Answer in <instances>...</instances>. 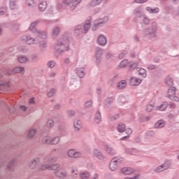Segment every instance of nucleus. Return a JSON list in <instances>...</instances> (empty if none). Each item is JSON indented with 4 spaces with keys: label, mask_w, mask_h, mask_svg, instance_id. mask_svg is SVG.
Listing matches in <instances>:
<instances>
[{
    "label": "nucleus",
    "mask_w": 179,
    "mask_h": 179,
    "mask_svg": "<svg viewBox=\"0 0 179 179\" xmlns=\"http://www.w3.org/2000/svg\"><path fill=\"white\" fill-rule=\"evenodd\" d=\"M55 50L60 54L69 51V38L68 36H64L60 38L57 43L55 44Z\"/></svg>",
    "instance_id": "f257e3e1"
},
{
    "label": "nucleus",
    "mask_w": 179,
    "mask_h": 179,
    "mask_svg": "<svg viewBox=\"0 0 179 179\" xmlns=\"http://www.w3.org/2000/svg\"><path fill=\"white\" fill-rule=\"evenodd\" d=\"M157 22H153L151 24L150 27H147L143 31V34L146 38L149 40H152V38H155L157 36Z\"/></svg>",
    "instance_id": "f03ea898"
},
{
    "label": "nucleus",
    "mask_w": 179,
    "mask_h": 179,
    "mask_svg": "<svg viewBox=\"0 0 179 179\" xmlns=\"http://www.w3.org/2000/svg\"><path fill=\"white\" fill-rule=\"evenodd\" d=\"M38 23V21L33 22L29 27V30L32 31V33H37L39 38H43V40H45V38H47V34L44 31L40 32L37 31V29H36V27L37 26Z\"/></svg>",
    "instance_id": "7ed1b4c3"
},
{
    "label": "nucleus",
    "mask_w": 179,
    "mask_h": 179,
    "mask_svg": "<svg viewBox=\"0 0 179 179\" xmlns=\"http://www.w3.org/2000/svg\"><path fill=\"white\" fill-rule=\"evenodd\" d=\"M108 22V17H104L103 19L99 18L97 20H95L93 22L94 26L92 27L93 31H95V30H97L99 27H101L103 24H106Z\"/></svg>",
    "instance_id": "20e7f679"
},
{
    "label": "nucleus",
    "mask_w": 179,
    "mask_h": 179,
    "mask_svg": "<svg viewBox=\"0 0 179 179\" xmlns=\"http://www.w3.org/2000/svg\"><path fill=\"white\" fill-rule=\"evenodd\" d=\"M121 162H122V158H118L117 157H114L111 159L109 168L111 170V171H115L118 169V166L120 164H121Z\"/></svg>",
    "instance_id": "39448f33"
},
{
    "label": "nucleus",
    "mask_w": 179,
    "mask_h": 179,
    "mask_svg": "<svg viewBox=\"0 0 179 179\" xmlns=\"http://www.w3.org/2000/svg\"><path fill=\"white\" fill-rule=\"evenodd\" d=\"M54 174L59 179H65L68 177V172L64 170L62 167H60L58 170L54 171Z\"/></svg>",
    "instance_id": "423d86ee"
},
{
    "label": "nucleus",
    "mask_w": 179,
    "mask_h": 179,
    "mask_svg": "<svg viewBox=\"0 0 179 179\" xmlns=\"http://www.w3.org/2000/svg\"><path fill=\"white\" fill-rule=\"evenodd\" d=\"M176 87H171L168 90V97L173 101H179L178 96H176Z\"/></svg>",
    "instance_id": "0eeeda50"
},
{
    "label": "nucleus",
    "mask_w": 179,
    "mask_h": 179,
    "mask_svg": "<svg viewBox=\"0 0 179 179\" xmlns=\"http://www.w3.org/2000/svg\"><path fill=\"white\" fill-rule=\"evenodd\" d=\"M59 142V137L56 136L53 138H51L50 137H45L43 138V143H47L48 145H57Z\"/></svg>",
    "instance_id": "6e6552de"
},
{
    "label": "nucleus",
    "mask_w": 179,
    "mask_h": 179,
    "mask_svg": "<svg viewBox=\"0 0 179 179\" xmlns=\"http://www.w3.org/2000/svg\"><path fill=\"white\" fill-rule=\"evenodd\" d=\"M22 40L28 45L34 44V41H36V39H34L33 37H31V36L29 34L22 36Z\"/></svg>",
    "instance_id": "1a4fd4ad"
},
{
    "label": "nucleus",
    "mask_w": 179,
    "mask_h": 179,
    "mask_svg": "<svg viewBox=\"0 0 179 179\" xmlns=\"http://www.w3.org/2000/svg\"><path fill=\"white\" fill-rule=\"evenodd\" d=\"M67 155L69 157H73V159H78V157H80V156H82V153L73 149L69 150Z\"/></svg>",
    "instance_id": "9d476101"
},
{
    "label": "nucleus",
    "mask_w": 179,
    "mask_h": 179,
    "mask_svg": "<svg viewBox=\"0 0 179 179\" xmlns=\"http://www.w3.org/2000/svg\"><path fill=\"white\" fill-rule=\"evenodd\" d=\"M38 166H40V158L39 157H36V158L32 159L29 162V167L32 170L37 169V167H38Z\"/></svg>",
    "instance_id": "9b49d317"
},
{
    "label": "nucleus",
    "mask_w": 179,
    "mask_h": 179,
    "mask_svg": "<svg viewBox=\"0 0 179 179\" xmlns=\"http://www.w3.org/2000/svg\"><path fill=\"white\" fill-rule=\"evenodd\" d=\"M95 52L96 62H98V64H100V62H101V56L103 55V49H101L100 48H96Z\"/></svg>",
    "instance_id": "f8f14e48"
},
{
    "label": "nucleus",
    "mask_w": 179,
    "mask_h": 179,
    "mask_svg": "<svg viewBox=\"0 0 179 179\" xmlns=\"http://www.w3.org/2000/svg\"><path fill=\"white\" fill-rule=\"evenodd\" d=\"M133 13L136 17H143V10L142 8L138 7L134 10Z\"/></svg>",
    "instance_id": "ddd939ff"
},
{
    "label": "nucleus",
    "mask_w": 179,
    "mask_h": 179,
    "mask_svg": "<svg viewBox=\"0 0 179 179\" xmlns=\"http://www.w3.org/2000/svg\"><path fill=\"white\" fill-rule=\"evenodd\" d=\"M82 2V0H72L70 1L69 6L70 8V10H75L77 5H79Z\"/></svg>",
    "instance_id": "4468645a"
},
{
    "label": "nucleus",
    "mask_w": 179,
    "mask_h": 179,
    "mask_svg": "<svg viewBox=\"0 0 179 179\" xmlns=\"http://www.w3.org/2000/svg\"><path fill=\"white\" fill-rule=\"evenodd\" d=\"M141 83L142 80H140L139 78H136L135 77H131L129 81L131 86H139Z\"/></svg>",
    "instance_id": "2eb2a0df"
},
{
    "label": "nucleus",
    "mask_w": 179,
    "mask_h": 179,
    "mask_svg": "<svg viewBox=\"0 0 179 179\" xmlns=\"http://www.w3.org/2000/svg\"><path fill=\"white\" fill-rule=\"evenodd\" d=\"M15 162H16V159H13L6 166V170L8 173H12V171H14L15 169Z\"/></svg>",
    "instance_id": "dca6fc26"
},
{
    "label": "nucleus",
    "mask_w": 179,
    "mask_h": 179,
    "mask_svg": "<svg viewBox=\"0 0 179 179\" xmlns=\"http://www.w3.org/2000/svg\"><path fill=\"white\" fill-rule=\"evenodd\" d=\"M121 172L125 176H129L131 174H134V173H135V170L132 169L130 167H124L121 169Z\"/></svg>",
    "instance_id": "f3484780"
},
{
    "label": "nucleus",
    "mask_w": 179,
    "mask_h": 179,
    "mask_svg": "<svg viewBox=\"0 0 179 179\" xmlns=\"http://www.w3.org/2000/svg\"><path fill=\"white\" fill-rule=\"evenodd\" d=\"M97 43L99 45H106L107 44V38L104 35H100L97 38Z\"/></svg>",
    "instance_id": "a211bd4d"
},
{
    "label": "nucleus",
    "mask_w": 179,
    "mask_h": 179,
    "mask_svg": "<svg viewBox=\"0 0 179 179\" xmlns=\"http://www.w3.org/2000/svg\"><path fill=\"white\" fill-rule=\"evenodd\" d=\"M91 26H92V21H90V20H86L85 23L83 25V30L84 31V34H86V33H87V31H89Z\"/></svg>",
    "instance_id": "6ab92c4d"
},
{
    "label": "nucleus",
    "mask_w": 179,
    "mask_h": 179,
    "mask_svg": "<svg viewBox=\"0 0 179 179\" xmlns=\"http://www.w3.org/2000/svg\"><path fill=\"white\" fill-rule=\"evenodd\" d=\"M94 155L96 156V157H97V159L99 160H103V162L106 160V157L103 155V153H101V152L97 150H94Z\"/></svg>",
    "instance_id": "aec40b11"
},
{
    "label": "nucleus",
    "mask_w": 179,
    "mask_h": 179,
    "mask_svg": "<svg viewBox=\"0 0 179 179\" xmlns=\"http://www.w3.org/2000/svg\"><path fill=\"white\" fill-rule=\"evenodd\" d=\"M73 127L76 131H80L82 129V121L78 119L74 120Z\"/></svg>",
    "instance_id": "412c9836"
},
{
    "label": "nucleus",
    "mask_w": 179,
    "mask_h": 179,
    "mask_svg": "<svg viewBox=\"0 0 179 179\" xmlns=\"http://www.w3.org/2000/svg\"><path fill=\"white\" fill-rule=\"evenodd\" d=\"M117 130L120 134H122V132H125V131H127V126L125 124L121 122L117 125Z\"/></svg>",
    "instance_id": "4be33fe9"
},
{
    "label": "nucleus",
    "mask_w": 179,
    "mask_h": 179,
    "mask_svg": "<svg viewBox=\"0 0 179 179\" xmlns=\"http://www.w3.org/2000/svg\"><path fill=\"white\" fill-rule=\"evenodd\" d=\"M9 6L12 10L17 9V0H10Z\"/></svg>",
    "instance_id": "5701e85b"
},
{
    "label": "nucleus",
    "mask_w": 179,
    "mask_h": 179,
    "mask_svg": "<svg viewBox=\"0 0 179 179\" xmlns=\"http://www.w3.org/2000/svg\"><path fill=\"white\" fill-rule=\"evenodd\" d=\"M105 150L107 152V153H108V155H110L111 156H114V155L116 153L115 150L111 147H109L108 145H105Z\"/></svg>",
    "instance_id": "b1692460"
},
{
    "label": "nucleus",
    "mask_w": 179,
    "mask_h": 179,
    "mask_svg": "<svg viewBox=\"0 0 179 179\" xmlns=\"http://www.w3.org/2000/svg\"><path fill=\"white\" fill-rule=\"evenodd\" d=\"M113 101H114V98L113 97L106 99L104 101L105 107H106V108H110L111 104H113Z\"/></svg>",
    "instance_id": "393cba45"
},
{
    "label": "nucleus",
    "mask_w": 179,
    "mask_h": 179,
    "mask_svg": "<svg viewBox=\"0 0 179 179\" xmlns=\"http://www.w3.org/2000/svg\"><path fill=\"white\" fill-rule=\"evenodd\" d=\"M47 8V1H43L41 2L38 5V10L40 12H44Z\"/></svg>",
    "instance_id": "a878e982"
},
{
    "label": "nucleus",
    "mask_w": 179,
    "mask_h": 179,
    "mask_svg": "<svg viewBox=\"0 0 179 179\" xmlns=\"http://www.w3.org/2000/svg\"><path fill=\"white\" fill-rule=\"evenodd\" d=\"M9 82L1 81L0 82V90H3L5 89H9L10 87Z\"/></svg>",
    "instance_id": "bb28decb"
},
{
    "label": "nucleus",
    "mask_w": 179,
    "mask_h": 179,
    "mask_svg": "<svg viewBox=\"0 0 179 179\" xmlns=\"http://www.w3.org/2000/svg\"><path fill=\"white\" fill-rule=\"evenodd\" d=\"M94 121L96 124H100L101 122V113L99 110L95 113Z\"/></svg>",
    "instance_id": "cd10ccee"
},
{
    "label": "nucleus",
    "mask_w": 179,
    "mask_h": 179,
    "mask_svg": "<svg viewBox=\"0 0 179 179\" xmlns=\"http://www.w3.org/2000/svg\"><path fill=\"white\" fill-rule=\"evenodd\" d=\"M136 69L138 71V75H140V76H142L143 78H146V76H148V73H146V69L139 68V67H138Z\"/></svg>",
    "instance_id": "c85d7f7f"
},
{
    "label": "nucleus",
    "mask_w": 179,
    "mask_h": 179,
    "mask_svg": "<svg viewBox=\"0 0 179 179\" xmlns=\"http://www.w3.org/2000/svg\"><path fill=\"white\" fill-rule=\"evenodd\" d=\"M165 84H166L167 86H173L174 85V80L173 78H171L170 76H167L164 80Z\"/></svg>",
    "instance_id": "c756f323"
},
{
    "label": "nucleus",
    "mask_w": 179,
    "mask_h": 179,
    "mask_svg": "<svg viewBox=\"0 0 179 179\" xmlns=\"http://www.w3.org/2000/svg\"><path fill=\"white\" fill-rule=\"evenodd\" d=\"M13 72L14 73V74L23 73V72H24V68L22 67V66L15 67V68H13Z\"/></svg>",
    "instance_id": "7c9ffc66"
},
{
    "label": "nucleus",
    "mask_w": 179,
    "mask_h": 179,
    "mask_svg": "<svg viewBox=\"0 0 179 179\" xmlns=\"http://www.w3.org/2000/svg\"><path fill=\"white\" fill-rule=\"evenodd\" d=\"M164 121L159 120L155 124L154 127L157 129V128H164Z\"/></svg>",
    "instance_id": "2f4dec72"
},
{
    "label": "nucleus",
    "mask_w": 179,
    "mask_h": 179,
    "mask_svg": "<svg viewBox=\"0 0 179 179\" xmlns=\"http://www.w3.org/2000/svg\"><path fill=\"white\" fill-rule=\"evenodd\" d=\"M76 73L79 78H85V69L80 68V69H77Z\"/></svg>",
    "instance_id": "473e14b6"
},
{
    "label": "nucleus",
    "mask_w": 179,
    "mask_h": 179,
    "mask_svg": "<svg viewBox=\"0 0 179 179\" xmlns=\"http://www.w3.org/2000/svg\"><path fill=\"white\" fill-rule=\"evenodd\" d=\"M75 33L79 36L80 34H84L83 28L82 27V25H78L75 29Z\"/></svg>",
    "instance_id": "72a5a7b5"
},
{
    "label": "nucleus",
    "mask_w": 179,
    "mask_h": 179,
    "mask_svg": "<svg viewBox=\"0 0 179 179\" xmlns=\"http://www.w3.org/2000/svg\"><path fill=\"white\" fill-rule=\"evenodd\" d=\"M38 44H39V48L41 51H43L44 48L47 47V42H45V40L40 41Z\"/></svg>",
    "instance_id": "f704fd0d"
},
{
    "label": "nucleus",
    "mask_w": 179,
    "mask_h": 179,
    "mask_svg": "<svg viewBox=\"0 0 179 179\" xmlns=\"http://www.w3.org/2000/svg\"><path fill=\"white\" fill-rule=\"evenodd\" d=\"M60 167L61 165L59 164H55L49 165V170H54V171H57V170H58Z\"/></svg>",
    "instance_id": "c9c22d12"
},
{
    "label": "nucleus",
    "mask_w": 179,
    "mask_h": 179,
    "mask_svg": "<svg viewBox=\"0 0 179 179\" xmlns=\"http://www.w3.org/2000/svg\"><path fill=\"white\" fill-rule=\"evenodd\" d=\"M101 2H103V0H92L90 3V6H92L94 8V6H97L98 5H100Z\"/></svg>",
    "instance_id": "e433bc0d"
},
{
    "label": "nucleus",
    "mask_w": 179,
    "mask_h": 179,
    "mask_svg": "<svg viewBox=\"0 0 179 179\" xmlns=\"http://www.w3.org/2000/svg\"><path fill=\"white\" fill-rule=\"evenodd\" d=\"M18 62H20V64H26V62H27V61H29V59H27L26 57V56H20L18 58Z\"/></svg>",
    "instance_id": "4c0bfd02"
},
{
    "label": "nucleus",
    "mask_w": 179,
    "mask_h": 179,
    "mask_svg": "<svg viewBox=\"0 0 179 179\" xmlns=\"http://www.w3.org/2000/svg\"><path fill=\"white\" fill-rule=\"evenodd\" d=\"M129 71H132L134 69H136V68H138V63L137 62H130L129 63Z\"/></svg>",
    "instance_id": "58836bf2"
},
{
    "label": "nucleus",
    "mask_w": 179,
    "mask_h": 179,
    "mask_svg": "<svg viewBox=\"0 0 179 179\" xmlns=\"http://www.w3.org/2000/svg\"><path fill=\"white\" fill-rule=\"evenodd\" d=\"M162 166L164 168V170H167V169L171 167V162H170L169 160H166L164 164H162Z\"/></svg>",
    "instance_id": "ea45409f"
},
{
    "label": "nucleus",
    "mask_w": 179,
    "mask_h": 179,
    "mask_svg": "<svg viewBox=\"0 0 179 179\" xmlns=\"http://www.w3.org/2000/svg\"><path fill=\"white\" fill-rule=\"evenodd\" d=\"M117 86L119 89H124V87H126V86H127V81L122 80L118 83Z\"/></svg>",
    "instance_id": "a19ab883"
},
{
    "label": "nucleus",
    "mask_w": 179,
    "mask_h": 179,
    "mask_svg": "<svg viewBox=\"0 0 179 179\" xmlns=\"http://www.w3.org/2000/svg\"><path fill=\"white\" fill-rule=\"evenodd\" d=\"M169 104L167 103V102H164L160 106H159L158 110H159L160 111H164V110H166L168 107Z\"/></svg>",
    "instance_id": "79ce46f5"
},
{
    "label": "nucleus",
    "mask_w": 179,
    "mask_h": 179,
    "mask_svg": "<svg viewBox=\"0 0 179 179\" xmlns=\"http://www.w3.org/2000/svg\"><path fill=\"white\" fill-rule=\"evenodd\" d=\"M31 59L33 62H37V61L40 60V58L37 54L34 53L31 56Z\"/></svg>",
    "instance_id": "37998d69"
},
{
    "label": "nucleus",
    "mask_w": 179,
    "mask_h": 179,
    "mask_svg": "<svg viewBox=\"0 0 179 179\" xmlns=\"http://www.w3.org/2000/svg\"><path fill=\"white\" fill-rule=\"evenodd\" d=\"M27 135L28 138H33L34 135H36V129H31L29 130Z\"/></svg>",
    "instance_id": "c03bdc74"
},
{
    "label": "nucleus",
    "mask_w": 179,
    "mask_h": 179,
    "mask_svg": "<svg viewBox=\"0 0 179 179\" xmlns=\"http://www.w3.org/2000/svg\"><path fill=\"white\" fill-rule=\"evenodd\" d=\"M46 127L52 128V127H54V120H52V119H49L46 123Z\"/></svg>",
    "instance_id": "a18cd8bd"
},
{
    "label": "nucleus",
    "mask_w": 179,
    "mask_h": 179,
    "mask_svg": "<svg viewBox=\"0 0 179 179\" xmlns=\"http://www.w3.org/2000/svg\"><path fill=\"white\" fill-rule=\"evenodd\" d=\"M90 176V173L88 172H84L83 173L80 175V178L82 179H87Z\"/></svg>",
    "instance_id": "49530a36"
},
{
    "label": "nucleus",
    "mask_w": 179,
    "mask_h": 179,
    "mask_svg": "<svg viewBox=\"0 0 179 179\" xmlns=\"http://www.w3.org/2000/svg\"><path fill=\"white\" fill-rule=\"evenodd\" d=\"M26 5L31 8L34 7V0H26Z\"/></svg>",
    "instance_id": "de8ad7c7"
},
{
    "label": "nucleus",
    "mask_w": 179,
    "mask_h": 179,
    "mask_svg": "<svg viewBox=\"0 0 179 179\" xmlns=\"http://www.w3.org/2000/svg\"><path fill=\"white\" fill-rule=\"evenodd\" d=\"M164 168L163 167L162 165H160L158 167H157L155 169V171L156 173H162V171H164Z\"/></svg>",
    "instance_id": "09e8293b"
},
{
    "label": "nucleus",
    "mask_w": 179,
    "mask_h": 179,
    "mask_svg": "<svg viewBox=\"0 0 179 179\" xmlns=\"http://www.w3.org/2000/svg\"><path fill=\"white\" fill-rule=\"evenodd\" d=\"M93 106V102L92 101H88L85 103V108H90Z\"/></svg>",
    "instance_id": "8fccbe9b"
},
{
    "label": "nucleus",
    "mask_w": 179,
    "mask_h": 179,
    "mask_svg": "<svg viewBox=\"0 0 179 179\" xmlns=\"http://www.w3.org/2000/svg\"><path fill=\"white\" fill-rule=\"evenodd\" d=\"M128 66V60L124 59L121 62V63H120L121 68H126V66Z\"/></svg>",
    "instance_id": "3c124183"
},
{
    "label": "nucleus",
    "mask_w": 179,
    "mask_h": 179,
    "mask_svg": "<svg viewBox=\"0 0 179 179\" xmlns=\"http://www.w3.org/2000/svg\"><path fill=\"white\" fill-rule=\"evenodd\" d=\"M154 108L155 106L152 104L147 105L146 111L148 113H152Z\"/></svg>",
    "instance_id": "603ef678"
},
{
    "label": "nucleus",
    "mask_w": 179,
    "mask_h": 179,
    "mask_svg": "<svg viewBox=\"0 0 179 179\" xmlns=\"http://www.w3.org/2000/svg\"><path fill=\"white\" fill-rule=\"evenodd\" d=\"M59 34V27H56L53 29L52 36H58Z\"/></svg>",
    "instance_id": "864d4df0"
},
{
    "label": "nucleus",
    "mask_w": 179,
    "mask_h": 179,
    "mask_svg": "<svg viewBox=\"0 0 179 179\" xmlns=\"http://www.w3.org/2000/svg\"><path fill=\"white\" fill-rule=\"evenodd\" d=\"M55 94V89L52 88L49 92H48V97H52Z\"/></svg>",
    "instance_id": "5fc2aeb1"
},
{
    "label": "nucleus",
    "mask_w": 179,
    "mask_h": 179,
    "mask_svg": "<svg viewBox=\"0 0 179 179\" xmlns=\"http://www.w3.org/2000/svg\"><path fill=\"white\" fill-rule=\"evenodd\" d=\"M58 159V158L57 157H53L51 158H49L48 160V163H55V162H57V160Z\"/></svg>",
    "instance_id": "6e6d98bb"
},
{
    "label": "nucleus",
    "mask_w": 179,
    "mask_h": 179,
    "mask_svg": "<svg viewBox=\"0 0 179 179\" xmlns=\"http://www.w3.org/2000/svg\"><path fill=\"white\" fill-rule=\"evenodd\" d=\"M148 71H155L156 69V66L155 64H150L147 66Z\"/></svg>",
    "instance_id": "4d7b16f0"
},
{
    "label": "nucleus",
    "mask_w": 179,
    "mask_h": 179,
    "mask_svg": "<svg viewBox=\"0 0 179 179\" xmlns=\"http://www.w3.org/2000/svg\"><path fill=\"white\" fill-rule=\"evenodd\" d=\"M67 114L68 117H73V115H75V114H76V113L75 112V110H68Z\"/></svg>",
    "instance_id": "13d9d810"
},
{
    "label": "nucleus",
    "mask_w": 179,
    "mask_h": 179,
    "mask_svg": "<svg viewBox=\"0 0 179 179\" xmlns=\"http://www.w3.org/2000/svg\"><path fill=\"white\" fill-rule=\"evenodd\" d=\"M40 170H50V165L48 164H43L41 166Z\"/></svg>",
    "instance_id": "bf43d9fd"
},
{
    "label": "nucleus",
    "mask_w": 179,
    "mask_h": 179,
    "mask_svg": "<svg viewBox=\"0 0 179 179\" xmlns=\"http://www.w3.org/2000/svg\"><path fill=\"white\" fill-rule=\"evenodd\" d=\"M48 68H54L55 66V61H50L48 63Z\"/></svg>",
    "instance_id": "052dcab7"
},
{
    "label": "nucleus",
    "mask_w": 179,
    "mask_h": 179,
    "mask_svg": "<svg viewBox=\"0 0 179 179\" xmlns=\"http://www.w3.org/2000/svg\"><path fill=\"white\" fill-rule=\"evenodd\" d=\"M6 13V7L0 8V16L2 15H5Z\"/></svg>",
    "instance_id": "680f3d73"
},
{
    "label": "nucleus",
    "mask_w": 179,
    "mask_h": 179,
    "mask_svg": "<svg viewBox=\"0 0 179 179\" xmlns=\"http://www.w3.org/2000/svg\"><path fill=\"white\" fill-rule=\"evenodd\" d=\"M127 54H128V52H127V50H124V51H123L122 53H120V54L119 55V58H120V59H122V58H124V55H127Z\"/></svg>",
    "instance_id": "e2e57ef3"
},
{
    "label": "nucleus",
    "mask_w": 179,
    "mask_h": 179,
    "mask_svg": "<svg viewBox=\"0 0 179 179\" xmlns=\"http://www.w3.org/2000/svg\"><path fill=\"white\" fill-rule=\"evenodd\" d=\"M143 22L144 24H149V23H150V20H149V18H148V17H144Z\"/></svg>",
    "instance_id": "0e129e2a"
},
{
    "label": "nucleus",
    "mask_w": 179,
    "mask_h": 179,
    "mask_svg": "<svg viewBox=\"0 0 179 179\" xmlns=\"http://www.w3.org/2000/svg\"><path fill=\"white\" fill-rule=\"evenodd\" d=\"M117 79H118V76L117 75H116L113 78H112L110 80V82H111V83H115V82H117Z\"/></svg>",
    "instance_id": "69168bd1"
},
{
    "label": "nucleus",
    "mask_w": 179,
    "mask_h": 179,
    "mask_svg": "<svg viewBox=\"0 0 179 179\" xmlns=\"http://www.w3.org/2000/svg\"><path fill=\"white\" fill-rule=\"evenodd\" d=\"M159 13V8H151L150 13Z\"/></svg>",
    "instance_id": "338daca9"
},
{
    "label": "nucleus",
    "mask_w": 179,
    "mask_h": 179,
    "mask_svg": "<svg viewBox=\"0 0 179 179\" xmlns=\"http://www.w3.org/2000/svg\"><path fill=\"white\" fill-rule=\"evenodd\" d=\"M139 177H141V175L140 174H138L134 177H131V178H125L124 179H138L139 178Z\"/></svg>",
    "instance_id": "774afa93"
}]
</instances>
